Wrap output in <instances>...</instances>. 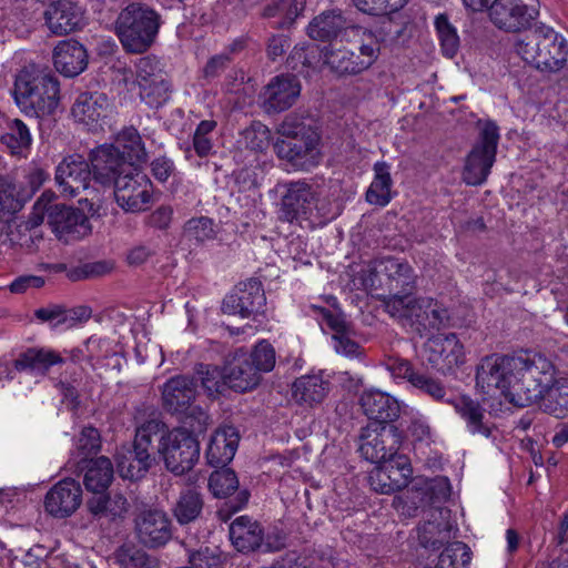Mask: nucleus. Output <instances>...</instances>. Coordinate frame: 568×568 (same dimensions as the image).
Returning <instances> with one entry per match:
<instances>
[{
	"label": "nucleus",
	"instance_id": "2",
	"mask_svg": "<svg viewBox=\"0 0 568 568\" xmlns=\"http://www.w3.org/2000/svg\"><path fill=\"white\" fill-rule=\"evenodd\" d=\"M14 100L20 110L43 122L55 121L60 110V82L50 72L22 70L14 81Z\"/></svg>",
	"mask_w": 568,
	"mask_h": 568
},
{
	"label": "nucleus",
	"instance_id": "3",
	"mask_svg": "<svg viewBox=\"0 0 568 568\" xmlns=\"http://www.w3.org/2000/svg\"><path fill=\"white\" fill-rule=\"evenodd\" d=\"M515 51L525 62L541 72L555 73L565 69L560 82L568 87V43L552 28L537 24L530 33L515 42Z\"/></svg>",
	"mask_w": 568,
	"mask_h": 568
},
{
	"label": "nucleus",
	"instance_id": "51",
	"mask_svg": "<svg viewBox=\"0 0 568 568\" xmlns=\"http://www.w3.org/2000/svg\"><path fill=\"white\" fill-rule=\"evenodd\" d=\"M209 489L216 498H226L239 489V479L231 468L214 470L209 478Z\"/></svg>",
	"mask_w": 568,
	"mask_h": 568
},
{
	"label": "nucleus",
	"instance_id": "60",
	"mask_svg": "<svg viewBox=\"0 0 568 568\" xmlns=\"http://www.w3.org/2000/svg\"><path fill=\"white\" fill-rule=\"evenodd\" d=\"M232 60L229 53L212 55L202 69L203 79L211 82L221 77L230 68Z\"/></svg>",
	"mask_w": 568,
	"mask_h": 568
},
{
	"label": "nucleus",
	"instance_id": "9",
	"mask_svg": "<svg viewBox=\"0 0 568 568\" xmlns=\"http://www.w3.org/2000/svg\"><path fill=\"white\" fill-rule=\"evenodd\" d=\"M156 452L166 470L181 476L190 471L200 458V442L192 434L183 430L165 429L158 422Z\"/></svg>",
	"mask_w": 568,
	"mask_h": 568
},
{
	"label": "nucleus",
	"instance_id": "63",
	"mask_svg": "<svg viewBox=\"0 0 568 568\" xmlns=\"http://www.w3.org/2000/svg\"><path fill=\"white\" fill-rule=\"evenodd\" d=\"M442 532L439 524H435L433 521L425 523L418 531V539L420 545L424 548H429L433 550L439 549L442 546V540L435 537Z\"/></svg>",
	"mask_w": 568,
	"mask_h": 568
},
{
	"label": "nucleus",
	"instance_id": "18",
	"mask_svg": "<svg viewBox=\"0 0 568 568\" xmlns=\"http://www.w3.org/2000/svg\"><path fill=\"white\" fill-rule=\"evenodd\" d=\"M93 180L103 186H113L128 171L133 170V162L125 161L113 145L102 144L89 153Z\"/></svg>",
	"mask_w": 568,
	"mask_h": 568
},
{
	"label": "nucleus",
	"instance_id": "56",
	"mask_svg": "<svg viewBox=\"0 0 568 568\" xmlns=\"http://www.w3.org/2000/svg\"><path fill=\"white\" fill-rule=\"evenodd\" d=\"M184 233L197 242L212 240L216 235L215 224L211 217H192L184 224Z\"/></svg>",
	"mask_w": 568,
	"mask_h": 568
},
{
	"label": "nucleus",
	"instance_id": "45",
	"mask_svg": "<svg viewBox=\"0 0 568 568\" xmlns=\"http://www.w3.org/2000/svg\"><path fill=\"white\" fill-rule=\"evenodd\" d=\"M120 568H155L158 560L133 542H124L113 554Z\"/></svg>",
	"mask_w": 568,
	"mask_h": 568
},
{
	"label": "nucleus",
	"instance_id": "62",
	"mask_svg": "<svg viewBox=\"0 0 568 568\" xmlns=\"http://www.w3.org/2000/svg\"><path fill=\"white\" fill-rule=\"evenodd\" d=\"M448 552V559L452 561V566L456 568H467L471 560V550L463 541H454L447 545V547L440 552L446 555Z\"/></svg>",
	"mask_w": 568,
	"mask_h": 568
},
{
	"label": "nucleus",
	"instance_id": "20",
	"mask_svg": "<svg viewBox=\"0 0 568 568\" xmlns=\"http://www.w3.org/2000/svg\"><path fill=\"white\" fill-rule=\"evenodd\" d=\"M49 31L57 36H68L81 30L84 24V9L72 0H53L43 12Z\"/></svg>",
	"mask_w": 568,
	"mask_h": 568
},
{
	"label": "nucleus",
	"instance_id": "23",
	"mask_svg": "<svg viewBox=\"0 0 568 568\" xmlns=\"http://www.w3.org/2000/svg\"><path fill=\"white\" fill-rule=\"evenodd\" d=\"M301 93V83L296 75L274 77L260 94L261 105L267 114L281 113L290 109Z\"/></svg>",
	"mask_w": 568,
	"mask_h": 568
},
{
	"label": "nucleus",
	"instance_id": "12",
	"mask_svg": "<svg viewBox=\"0 0 568 568\" xmlns=\"http://www.w3.org/2000/svg\"><path fill=\"white\" fill-rule=\"evenodd\" d=\"M358 453L375 464L396 455L402 445V435L395 425L368 424L361 428Z\"/></svg>",
	"mask_w": 568,
	"mask_h": 568
},
{
	"label": "nucleus",
	"instance_id": "5",
	"mask_svg": "<svg viewBox=\"0 0 568 568\" xmlns=\"http://www.w3.org/2000/svg\"><path fill=\"white\" fill-rule=\"evenodd\" d=\"M160 26L161 17L154 9L132 2L120 11L114 30L125 52L143 53L154 43Z\"/></svg>",
	"mask_w": 568,
	"mask_h": 568
},
{
	"label": "nucleus",
	"instance_id": "27",
	"mask_svg": "<svg viewBox=\"0 0 568 568\" xmlns=\"http://www.w3.org/2000/svg\"><path fill=\"white\" fill-rule=\"evenodd\" d=\"M82 503L80 483L65 478L58 481L45 495L44 508L57 518L71 516Z\"/></svg>",
	"mask_w": 568,
	"mask_h": 568
},
{
	"label": "nucleus",
	"instance_id": "19",
	"mask_svg": "<svg viewBox=\"0 0 568 568\" xmlns=\"http://www.w3.org/2000/svg\"><path fill=\"white\" fill-rule=\"evenodd\" d=\"M265 304L266 297L262 283L256 278H250L240 283L231 294L224 297L222 312L250 317L263 312Z\"/></svg>",
	"mask_w": 568,
	"mask_h": 568
},
{
	"label": "nucleus",
	"instance_id": "50",
	"mask_svg": "<svg viewBox=\"0 0 568 568\" xmlns=\"http://www.w3.org/2000/svg\"><path fill=\"white\" fill-rule=\"evenodd\" d=\"M175 417L180 420L181 426L174 427L173 429L187 432L195 438L204 434L210 424L209 414L202 407L194 404L190 405L186 412L175 415Z\"/></svg>",
	"mask_w": 568,
	"mask_h": 568
},
{
	"label": "nucleus",
	"instance_id": "40",
	"mask_svg": "<svg viewBox=\"0 0 568 568\" xmlns=\"http://www.w3.org/2000/svg\"><path fill=\"white\" fill-rule=\"evenodd\" d=\"M540 409L556 418L568 416V378L554 377V383L547 387L541 400Z\"/></svg>",
	"mask_w": 568,
	"mask_h": 568
},
{
	"label": "nucleus",
	"instance_id": "30",
	"mask_svg": "<svg viewBox=\"0 0 568 568\" xmlns=\"http://www.w3.org/2000/svg\"><path fill=\"white\" fill-rule=\"evenodd\" d=\"M240 442V434L236 427L224 425L219 427L212 435L205 457L207 463L215 468L222 469L234 458Z\"/></svg>",
	"mask_w": 568,
	"mask_h": 568
},
{
	"label": "nucleus",
	"instance_id": "25",
	"mask_svg": "<svg viewBox=\"0 0 568 568\" xmlns=\"http://www.w3.org/2000/svg\"><path fill=\"white\" fill-rule=\"evenodd\" d=\"M54 179L63 193L77 196L93 179L91 163L80 154L68 155L58 164Z\"/></svg>",
	"mask_w": 568,
	"mask_h": 568
},
{
	"label": "nucleus",
	"instance_id": "64",
	"mask_svg": "<svg viewBox=\"0 0 568 568\" xmlns=\"http://www.w3.org/2000/svg\"><path fill=\"white\" fill-rule=\"evenodd\" d=\"M245 138L252 150H263L267 145L270 130L261 123L253 124L245 131Z\"/></svg>",
	"mask_w": 568,
	"mask_h": 568
},
{
	"label": "nucleus",
	"instance_id": "17",
	"mask_svg": "<svg viewBox=\"0 0 568 568\" xmlns=\"http://www.w3.org/2000/svg\"><path fill=\"white\" fill-rule=\"evenodd\" d=\"M43 207L47 212L48 224L60 240H79L91 233L90 221L81 210L62 203H53V205Z\"/></svg>",
	"mask_w": 568,
	"mask_h": 568
},
{
	"label": "nucleus",
	"instance_id": "11",
	"mask_svg": "<svg viewBox=\"0 0 568 568\" xmlns=\"http://www.w3.org/2000/svg\"><path fill=\"white\" fill-rule=\"evenodd\" d=\"M135 82L140 99L150 108L165 104L171 94V84L161 61L154 55H145L135 63Z\"/></svg>",
	"mask_w": 568,
	"mask_h": 568
},
{
	"label": "nucleus",
	"instance_id": "61",
	"mask_svg": "<svg viewBox=\"0 0 568 568\" xmlns=\"http://www.w3.org/2000/svg\"><path fill=\"white\" fill-rule=\"evenodd\" d=\"M386 368L395 378H403L409 382L412 385L414 383L415 376H418L419 373L415 372L412 363L408 359L400 358L397 356H389L385 362Z\"/></svg>",
	"mask_w": 568,
	"mask_h": 568
},
{
	"label": "nucleus",
	"instance_id": "48",
	"mask_svg": "<svg viewBox=\"0 0 568 568\" xmlns=\"http://www.w3.org/2000/svg\"><path fill=\"white\" fill-rule=\"evenodd\" d=\"M434 26L440 42L443 53L454 58L459 49L460 40L455 26L446 13L436 16Z\"/></svg>",
	"mask_w": 568,
	"mask_h": 568
},
{
	"label": "nucleus",
	"instance_id": "29",
	"mask_svg": "<svg viewBox=\"0 0 568 568\" xmlns=\"http://www.w3.org/2000/svg\"><path fill=\"white\" fill-rule=\"evenodd\" d=\"M226 388L245 393L255 388L261 382V374L254 368L245 352H236L224 366Z\"/></svg>",
	"mask_w": 568,
	"mask_h": 568
},
{
	"label": "nucleus",
	"instance_id": "24",
	"mask_svg": "<svg viewBox=\"0 0 568 568\" xmlns=\"http://www.w3.org/2000/svg\"><path fill=\"white\" fill-rule=\"evenodd\" d=\"M196 396V381L189 374L174 375L161 386L162 409L172 416L186 412Z\"/></svg>",
	"mask_w": 568,
	"mask_h": 568
},
{
	"label": "nucleus",
	"instance_id": "44",
	"mask_svg": "<svg viewBox=\"0 0 568 568\" xmlns=\"http://www.w3.org/2000/svg\"><path fill=\"white\" fill-rule=\"evenodd\" d=\"M193 376L196 383H201L210 398H217L223 395L226 389L224 367L221 369L219 366L212 364L199 363L194 366Z\"/></svg>",
	"mask_w": 568,
	"mask_h": 568
},
{
	"label": "nucleus",
	"instance_id": "21",
	"mask_svg": "<svg viewBox=\"0 0 568 568\" xmlns=\"http://www.w3.org/2000/svg\"><path fill=\"white\" fill-rule=\"evenodd\" d=\"M316 206V192L305 181H295L287 184L282 197L280 219L290 223L300 220H310Z\"/></svg>",
	"mask_w": 568,
	"mask_h": 568
},
{
	"label": "nucleus",
	"instance_id": "8",
	"mask_svg": "<svg viewBox=\"0 0 568 568\" xmlns=\"http://www.w3.org/2000/svg\"><path fill=\"white\" fill-rule=\"evenodd\" d=\"M158 420H149L136 428L133 443L116 454V468L123 479L139 480L156 464Z\"/></svg>",
	"mask_w": 568,
	"mask_h": 568
},
{
	"label": "nucleus",
	"instance_id": "37",
	"mask_svg": "<svg viewBox=\"0 0 568 568\" xmlns=\"http://www.w3.org/2000/svg\"><path fill=\"white\" fill-rule=\"evenodd\" d=\"M30 194L9 176H0V222L10 221L22 210Z\"/></svg>",
	"mask_w": 568,
	"mask_h": 568
},
{
	"label": "nucleus",
	"instance_id": "22",
	"mask_svg": "<svg viewBox=\"0 0 568 568\" xmlns=\"http://www.w3.org/2000/svg\"><path fill=\"white\" fill-rule=\"evenodd\" d=\"M514 355H490L484 357L476 369V386L487 395L500 390L508 402V377L511 369L508 364L514 361Z\"/></svg>",
	"mask_w": 568,
	"mask_h": 568
},
{
	"label": "nucleus",
	"instance_id": "38",
	"mask_svg": "<svg viewBox=\"0 0 568 568\" xmlns=\"http://www.w3.org/2000/svg\"><path fill=\"white\" fill-rule=\"evenodd\" d=\"M426 347L432 353L428 359L433 364H437L439 359H443L448 365H458L460 363L463 345L455 333L430 337Z\"/></svg>",
	"mask_w": 568,
	"mask_h": 568
},
{
	"label": "nucleus",
	"instance_id": "13",
	"mask_svg": "<svg viewBox=\"0 0 568 568\" xmlns=\"http://www.w3.org/2000/svg\"><path fill=\"white\" fill-rule=\"evenodd\" d=\"M488 10L495 27L506 32H520L530 28L539 16V1L495 0Z\"/></svg>",
	"mask_w": 568,
	"mask_h": 568
},
{
	"label": "nucleus",
	"instance_id": "31",
	"mask_svg": "<svg viewBox=\"0 0 568 568\" xmlns=\"http://www.w3.org/2000/svg\"><path fill=\"white\" fill-rule=\"evenodd\" d=\"M53 63L58 72L73 78L88 65L87 50L75 40L60 41L53 50Z\"/></svg>",
	"mask_w": 568,
	"mask_h": 568
},
{
	"label": "nucleus",
	"instance_id": "32",
	"mask_svg": "<svg viewBox=\"0 0 568 568\" xmlns=\"http://www.w3.org/2000/svg\"><path fill=\"white\" fill-rule=\"evenodd\" d=\"M65 361L60 353L45 347H30L20 353L14 361V368L19 372L29 371L44 376L53 365H61Z\"/></svg>",
	"mask_w": 568,
	"mask_h": 568
},
{
	"label": "nucleus",
	"instance_id": "36",
	"mask_svg": "<svg viewBox=\"0 0 568 568\" xmlns=\"http://www.w3.org/2000/svg\"><path fill=\"white\" fill-rule=\"evenodd\" d=\"M378 300L384 303L386 312L406 324L414 331L417 326V320L422 314H425V307L428 300L426 298H387L385 295H378Z\"/></svg>",
	"mask_w": 568,
	"mask_h": 568
},
{
	"label": "nucleus",
	"instance_id": "43",
	"mask_svg": "<svg viewBox=\"0 0 568 568\" xmlns=\"http://www.w3.org/2000/svg\"><path fill=\"white\" fill-rule=\"evenodd\" d=\"M203 507V495L194 488H187L181 491L173 515L180 525H189L201 517Z\"/></svg>",
	"mask_w": 568,
	"mask_h": 568
},
{
	"label": "nucleus",
	"instance_id": "15",
	"mask_svg": "<svg viewBox=\"0 0 568 568\" xmlns=\"http://www.w3.org/2000/svg\"><path fill=\"white\" fill-rule=\"evenodd\" d=\"M112 187L118 205L125 212H142L152 201L153 184L142 168L134 165Z\"/></svg>",
	"mask_w": 568,
	"mask_h": 568
},
{
	"label": "nucleus",
	"instance_id": "14",
	"mask_svg": "<svg viewBox=\"0 0 568 568\" xmlns=\"http://www.w3.org/2000/svg\"><path fill=\"white\" fill-rule=\"evenodd\" d=\"M230 539L241 552H274L285 546L284 537L265 535L261 524L247 516H240L232 521Z\"/></svg>",
	"mask_w": 568,
	"mask_h": 568
},
{
	"label": "nucleus",
	"instance_id": "58",
	"mask_svg": "<svg viewBox=\"0 0 568 568\" xmlns=\"http://www.w3.org/2000/svg\"><path fill=\"white\" fill-rule=\"evenodd\" d=\"M314 55L311 58L307 48L295 45L286 59L287 69L295 71L297 74L308 75L310 69H313Z\"/></svg>",
	"mask_w": 568,
	"mask_h": 568
},
{
	"label": "nucleus",
	"instance_id": "47",
	"mask_svg": "<svg viewBox=\"0 0 568 568\" xmlns=\"http://www.w3.org/2000/svg\"><path fill=\"white\" fill-rule=\"evenodd\" d=\"M418 501H414L419 506H432L444 503L450 496V483L447 477L437 476L426 480L423 486L415 488Z\"/></svg>",
	"mask_w": 568,
	"mask_h": 568
},
{
	"label": "nucleus",
	"instance_id": "28",
	"mask_svg": "<svg viewBox=\"0 0 568 568\" xmlns=\"http://www.w3.org/2000/svg\"><path fill=\"white\" fill-rule=\"evenodd\" d=\"M359 405L364 414L374 420L373 424L394 425L400 415L398 400L378 389L364 390L359 397Z\"/></svg>",
	"mask_w": 568,
	"mask_h": 568
},
{
	"label": "nucleus",
	"instance_id": "59",
	"mask_svg": "<svg viewBox=\"0 0 568 568\" xmlns=\"http://www.w3.org/2000/svg\"><path fill=\"white\" fill-rule=\"evenodd\" d=\"M377 466L369 473L368 481L373 490L379 494H393L398 491L383 463H375Z\"/></svg>",
	"mask_w": 568,
	"mask_h": 568
},
{
	"label": "nucleus",
	"instance_id": "54",
	"mask_svg": "<svg viewBox=\"0 0 568 568\" xmlns=\"http://www.w3.org/2000/svg\"><path fill=\"white\" fill-rule=\"evenodd\" d=\"M101 448V436L95 427H83L77 440L78 456L87 462L90 456L97 455Z\"/></svg>",
	"mask_w": 568,
	"mask_h": 568
},
{
	"label": "nucleus",
	"instance_id": "34",
	"mask_svg": "<svg viewBox=\"0 0 568 568\" xmlns=\"http://www.w3.org/2000/svg\"><path fill=\"white\" fill-rule=\"evenodd\" d=\"M108 106L109 100L104 93L87 91L78 95L71 112L75 121L91 124L105 115Z\"/></svg>",
	"mask_w": 568,
	"mask_h": 568
},
{
	"label": "nucleus",
	"instance_id": "35",
	"mask_svg": "<svg viewBox=\"0 0 568 568\" xmlns=\"http://www.w3.org/2000/svg\"><path fill=\"white\" fill-rule=\"evenodd\" d=\"M114 149H118L125 161L133 162L135 168H142L148 162L149 155L139 131L134 126L123 128L115 136Z\"/></svg>",
	"mask_w": 568,
	"mask_h": 568
},
{
	"label": "nucleus",
	"instance_id": "16",
	"mask_svg": "<svg viewBox=\"0 0 568 568\" xmlns=\"http://www.w3.org/2000/svg\"><path fill=\"white\" fill-rule=\"evenodd\" d=\"M134 532L143 547L159 549L172 539V520L162 509H143L135 516Z\"/></svg>",
	"mask_w": 568,
	"mask_h": 568
},
{
	"label": "nucleus",
	"instance_id": "55",
	"mask_svg": "<svg viewBox=\"0 0 568 568\" xmlns=\"http://www.w3.org/2000/svg\"><path fill=\"white\" fill-rule=\"evenodd\" d=\"M413 386L426 395L430 396L437 402H444L449 404V399H454L455 396L449 394L440 381L429 377L425 374H418L413 379Z\"/></svg>",
	"mask_w": 568,
	"mask_h": 568
},
{
	"label": "nucleus",
	"instance_id": "7",
	"mask_svg": "<svg viewBox=\"0 0 568 568\" xmlns=\"http://www.w3.org/2000/svg\"><path fill=\"white\" fill-rule=\"evenodd\" d=\"M418 275L408 261L383 256L375 258L364 278L372 291H382L387 298L409 297L417 290ZM379 293L376 294L378 297Z\"/></svg>",
	"mask_w": 568,
	"mask_h": 568
},
{
	"label": "nucleus",
	"instance_id": "1",
	"mask_svg": "<svg viewBox=\"0 0 568 568\" xmlns=\"http://www.w3.org/2000/svg\"><path fill=\"white\" fill-rule=\"evenodd\" d=\"M507 368L511 369L508 403L519 408L539 403L556 375V367L548 357L530 351L515 354Z\"/></svg>",
	"mask_w": 568,
	"mask_h": 568
},
{
	"label": "nucleus",
	"instance_id": "10",
	"mask_svg": "<svg viewBox=\"0 0 568 568\" xmlns=\"http://www.w3.org/2000/svg\"><path fill=\"white\" fill-rule=\"evenodd\" d=\"M499 141V128L493 121H486L471 151L467 155L463 181L468 185L483 184L496 161Z\"/></svg>",
	"mask_w": 568,
	"mask_h": 568
},
{
	"label": "nucleus",
	"instance_id": "39",
	"mask_svg": "<svg viewBox=\"0 0 568 568\" xmlns=\"http://www.w3.org/2000/svg\"><path fill=\"white\" fill-rule=\"evenodd\" d=\"M83 484L91 493H105L113 480L114 469L108 457L91 458L85 466Z\"/></svg>",
	"mask_w": 568,
	"mask_h": 568
},
{
	"label": "nucleus",
	"instance_id": "6",
	"mask_svg": "<svg viewBox=\"0 0 568 568\" xmlns=\"http://www.w3.org/2000/svg\"><path fill=\"white\" fill-rule=\"evenodd\" d=\"M361 43L352 49L342 42L329 43L321 50L324 63L338 75H357L369 69L379 57V41L374 31L356 27Z\"/></svg>",
	"mask_w": 568,
	"mask_h": 568
},
{
	"label": "nucleus",
	"instance_id": "4",
	"mask_svg": "<svg viewBox=\"0 0 568 568\" xmlns=\"http://www.w3.org/2000/svg\"><path fill=\"white\" fill-rule=\"evenodd\" d=\"M278 134L274 151L280 159L286 160L300 170H310L320 163L321 135L317 128L305 119L294 114L287 115L280 125Z\"/></svg>",
	"mask_w": 568,
	"mask_h": 568
},
{
	"label": "nucleus",
	"instance_id": "42",
	"mask_svg": "<svg viewBox=\"0 0 568 568\" xmlns=\"http://www.w3.org/2000/svg\"><path fill=\"white\" fill-rule=\"evenodd\" d=\"M375 176L366 191L365 197L369 204L386 206L390 200V187L393 180L389 173V165L386 162H376L374 164Z\"/></svg>",
	"mask_w": 568,
	"mask_h": 568
},
{
	"label": "nucleus",
	"instance_id": "33",
	"mask_svg": "<svg viewBox=\"0 0 568 568\" xmlns=\"http://www.w3.org/2000/svg\"><path fill=\"white\" fill-rule=\"evenodd\" d=\"M328 389L329 382L320 374L304 375L293 383L292 396L297 404L312 407L324 400Z\"/></svg>",
	"mask_w": 568,
	"mask_h": 568
},
{
	"label": "nucleus",
	"instance_id": "52",
	"mask_svg": "<svg viewBox=\"0 0 568 568\" xmlns=\"http://www.w3.org/2000/svg\"><path fill=\"white\" fill-rule=\"evenodd\" d=\"M383 464L398 490L408 485L413 469L406 455L398 454L397 452L396 455L390 456L389 459H386Z\"/></svg>",
	"mask_w": 568,
	"mask_h": 568
},
{
	"label": "nucleus",
	"instance_id": "26",
	"mask_svg": "<svg viewBox=\"0 0 568 568\" xmlns=\"http://www.w3.org/2000/svg\"><path fill=\"white\" fill-rule=\"evenodd\" d=\"M356 24L339 8H332L315 16L306 28L307 36L315 41L335 43L339 36L351 29L356 31Z\"/></svg>",
	"mask_w": 568,
	"mask_h": 568
},
{
	"label": "nucleus",
	"instance_id": "41",
	"mask_svg": "<svg viewBox=\"0 0 568 568\" xmlns=\"http://www.w3.org/2000/svg\"><path fill=\"white\" fill-rule=\"evenodd\" d=\"M449 404L466 420L467 427L473 434L490 436V428L483 422L484 409L478 402L467 396H455L454 399H449Z\"/></svg>",
	"mask_w": 568,
	"mask_h": 568
},
{
	"label": "nucleus",
	"instance_id": "46",
	"mask_svg": "<svg viewBox=\"0 0 568 568\" xmlns=\"http://www.w3.org/2000/svg\"><path fill=\"white\" fill-rule=\"evenodd\" d=\"M425 314L417 320L415 332L420 336H427L433 331H439L449 325L450 316L447 308L437 302L428 300L425 307Z\"/></svg>",
	"mask_w": 568,
	"mask_h": 568
},
{
	"label": "nucleus",
	"instance_id": "53",
	"mask_svg": "<svg viewBox=\"0 0 568 568\" xmlns=\"http://www.w3.org/2000/svg\"><path fill=\"white\" fill-rule=\"evenodd\" d=\"M247 356L260 374L271 372L276 363L275 349L266 339L260 341Z\"/></svg>",
	"mask_w": 568,
	"mask_h": 568
},
{
	"label": "nucleus",
	"instance_id": "49",
	"mask_svg": "<svg viewBox=\"0 0 568 568\" xmlns=\"http://www.w3.org/2000/svg\"><path fill=\"white\" fill-rule=\"evenodd\" d=\"M1 142L11 150L12 154H19L30 149L32 136L27 124L20 119H14L10 122L8 132L1 136Z\"/></svg>",
	"mask_w": 568,
	"mask_h": 568
},
{
	"label": "nucleus",
	"instance_id": "57",
	"mask_svg": "<svg viewBox=\"0 0 568 568\" xmlns=\"http://www.w3.org/2000/svg\"><path fill=\"white\" fill-rule=\"evenodd\" d=\"M189 564L192 568H223L222 554L217 548H200L189 555Z\"/></svg>",
	"mask_w": 568,
	"mask_h": 568
}]
</instances>
